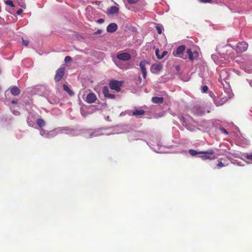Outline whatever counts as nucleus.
<instances>
[{"label": "nucleus", "instance_id": "f257e3e1", "mask_svg": "<svg viewBox=\"0 0 252 252\" xmlns=\"http://www.w3.org/2000/svg\"><path fill=\"white\" fill-rule=\"evenodd\" d=\"M200 154H203L200 157L202 160H213L216 159L217 157L214 155L215 152L213 150H209L207 151H201Z\"/></svg>", "mask_w": 252, "mask_h": 252}, {"label": "nucleus", "instance_id": "f03ea898", "mask_svg": "<svg viewBox=\"0 0 252 252\" xmlns=\"http://www.w3.org/2000/svg\"><path fill=\"white\" fill-rule=\"evenodd\" d=\"M123 81L112 80L109 82V86L111 90L119 92L121 91V87L123 85Z\"/></svg>", "mask_w": 252, "mask_h": 252}, {"label": "nucleus", "instance_id": "7ed1b4c3", "mask_svg": "<svg viewBox=\"0 0 252 252\" xmlns=\"http://www.w3.org/2000/svg\"><path fill=\"white\" fill-rule=\"evenodd\" d=\"M186 46L185 45H181L179 46L176 50L173 51V54L175 57H179L184 59H187V56L184 57V52L185 50Z\"/></svg>", "mask_w": 252, "mask_h": 252}, {"label": "nucleus", "instance_id": "20e7f679", "mask_svg": "<svg viewBox=\"0 0 252 252\" xmlns=\"http://www.w3.org/2000/svg\"><path fill=\"white\" fill-rule=\"evenodd\" d=\"M65 68L60 67L56 72L54 79L55 81L58 82L60 81L63 77L64 74Z\"/></svg>", "mask_w": 252, "mask_h": 252}, {"label": "nucleus", "instance_id": "39448f33", "mask_svg": "<svg viewBox=\"0 0 252 252\" xmlns=\"http://www.w3.org/2000/svg\"><path fill=\"white\" fill-rule=\"evenodd\" d=\"M149 64L150 63L146 60H143L140 62L139 66L140 67L143 77L144 79H145L147 76V70L146 68V65L147 64Z\"/></svg>", "mask_w": 252, "mask_h": 252}, {"label": "nucleus", "instance_id": "423d86ee", "mask_svg": "<svg viewBox=\"0 0 252 252\" xmlns=\"http://www.w3.org/2000/svg\"><path fill=\"white\" fill-rule=\"evenodd\" d=\"M117 58L121 61H127L130 60L131 55L128 53L123 52L118 54L117 55Z\"/></svg>", "mask_w": 252, "mask_h": 252}, {"label": "nucleus", "instance_id": "0eeeda50", "mask_svg": "<svg viewBox=\"0 0 252 252\" xmlns=\"http://www.w3.org/2000/svg\"><path fill=\"white\" fill-rule=\"evenodd\" d=\"M248 48V44L246 42H240L237 44V51L243 52L246 51Z\"/></svg>", "mask_w": 252, "mask_h": 252}, {"label": "nucleus", "instance_id": "6e6552de", "mask_svg": "<svg viewBox=\"0 0 252 252\" xmlns=\"http://www.w3.org/2000/svg\"><path fill=\"white\" fill-rule=\"evenodd\" d=\"M187 53L189 56V60L192 61L194 59H196L198 57V54L197 52L194 51L192 52L190 49H188L187 50Z\"/></svg>", "mask_w": 252, "mask_h": 252}, {"label": "nucleus", "instance_id": "1a4fd4ad", "mask_svg": "<svg viewBox=\"0 0 252 252\" xmlns=\"http://www.w3.org/2000/svg\"><path fill=\"white\" fill-rule=\"evenodd\" d=\"M162 68V65L160 63L154 64L151 66L150 70L153 73H158L161 70Z\"/></svg>", "mask_w": 252, "mask_h": 252}, {"label": "nucleus", "instance_id": "9d476101", "mask_svg": "<svg viewBox=\"0 0 252 252\" xmlns=\"http://www.w3.org/2000/svg\"><path fill=\"white\" fill-rule=\"evenodd\" d=\"M96 99V96L95 94L93 93H90L87 95L85 101L88 103H92L94 102Z\"/></svg>", "mask_w": 252, "mask_h": 252}, {"label": "nucleus", "instance_id": "9b49d317", "mask_svg": "<svg viewBox=\"0 0 252 252\" xmlns=\"http://www.w3.org/2000/svg\"><path fill=\"white\" fill-rule=\"evenodd\" d=\"M118 29L117 25L115 23H111L108 25L107 27V31L108 32H115Z\"/></svg>", "mask_w": 252, "mask_h": 252}, {"label": "nucleus", "instance_id": "f8f14e48", "mask_svg": "<svg viewBox=\"0 0 252 252\" xmlns=\"http://www.w3.org/2000/svg\"><path fill=\"white\" fill-rule=\"evenodd\" d=\"M119 12V8L115 6H111L107 10V13L108 14H115Z\"/></svg>", "mask_w": 252, "mask_h": 252}, {"label": "nucleus", "instance_id": "ddd939ff", "mask_svg": "<svg viewBox=\"0 0 252 252\" xmlns=\"http://www.w3.org/2000/svg\"><path fill=\"white\" fill-rule=\"evenodd\" d=\"M10 90L11 94L14 96L19 95L21 93L20 90L16 86L10 87Z\"/></svg>", "mask_w": 252, "mask_h": 252}, {"label": "nucleus", "instance_id": "4468645a", "mask_svg": "<svg viewBox=\"0 0 252 252\" xmlns=\"http://www.w3.org/2000/svg\"><path fill=\"white\" fill-rule=\"evenodd\" d=\"M152 101L154 103L161 104L163 102V98L162 97L154 96L152 97Z\"/></svg>", "mask_w": 252, "mask_h": 252}, {"label": "nucleus", "instance_id": "2eb2a0df", "mask_svg": "<svg viewBox=\"0 0 252 252\" xmlns=\"http://www.w3.org/2000/svg\"><path fill=\"white\" fill-rule=\"evenodd\" d=\"M145 113V111L141 110H136L132 113L133 116L142 115Z\"/></svg>", "mask_w": 252, "mask_h": 252}, {"label": "nucleus", "instance_id": "dca6fc26", "mask_svg": "<svg viewBox=\"0 0 252 252\" xmlns=\"http://www.w3.org/2000/svg\"><path fill=\"white\" fill-rule=\"evenodd\" d=\"M36 124L40 127H42L45 125V121L42 119H38L36 120Z\"/></svg>", "mask_w": 252, "mask_h": 252}, {"label": "nucleus", "instance_id": "f3484780", "mask_svg": "<svg viewBox=\"0 0 252 252\" xmlns=\"http://www.w3.org/2000/svg\"><path fill=\"white\" fill-rule=\"evenodd\" d=\"M63 89L65 91L67 92L69 95H72L74 94L73 92L70 89L67 85L64 84L63 85Z\"/></svg>", "mask_w": 252, "mask_h": 252}, {"label": "nucleus", "instance_id": "a211bd4d", "mask_svg": "<svg viewBox=\"0 0 252 252\" xmlns=\"http://www.w3.org/2000/svg\"><path fill=\"white\" fill-rule=\"evenodd\" d=\"M200 152H197L193 149H190L189 151V153L192 156H195L198 154H200Z\"/></svg>", "mask_w": 252, "mask_h": 252}, {"label": "nucleus", "instance_id": "6ab92c4d", "mask_svg": "<svg viewBox=\"0 0 252 252\" xmlns=\"http://www.w3.org/2000/svg\"><path fill=\"white\" fill-rule=\"evenodd\" d=\"M102 92L104 96L107 97V95L109 94L108 88L106 86L104 87L103 88Z\"/></svg>", "mask_w": 252, "mask_h": 252}, {"label": "nucleus", "instance_id": "aec40b11", "mask_svg": "<svg viewBox=\"0 0 252 252\" xmlns=\"http://www.w3.org/2000/svg\"><path fill=\"white\" fill-rule=\"evenodd\" d=\"M5 3L7 5L10 6L11 7H15V5L14 4L13 2L11 0H8L5 1Z\"/></svg>", "mask_w": 252, "mask_h": 252}, {"label": "nucleus", "instance_id": "412c9836", "mask_svg": "<svg viewBox=\"0 0 252 252\" xmlns=\"http://www.w3.org/2000/svg\"><path fill=\"white\" fill-rule=\"evenodd\" d=\"M54 136V135L52 134V131L47 132L46 135H45V137L47 138H50L53 137Z\"/></svg>", "mask_w": 252, "mask_h": 252}, {"label": "nucleus", "instance_id": "4be33fe9", "mask_svg": "<svg viewBox=\"0 0 252 252\" xmlns=\"http://www.w3.org/2000/svg\"><path fill=\"white\" fill-rule=\"evenodd\" d=\"M180 121L182 123V124L183 126H187V123H186V120H185V118L183 117H182L181 118H180Z\"/></svg>", "mask_w": 252, "mask_h": 252}, {"label": "nucleus", "instance_id": "5701e85b", "mask_svg": "<svg viewBox=\"0 0 252 252\" xmlns=\"http://www.w3.org/2000/svg\"><path fill=\"white\" fill-rule=\"evenodd\" d=\"M208 90V87L207 86H202L201 88V91L202 93H206Z\"/></svg>", "mask_w": 252, "mask_h": 252}, {"label": "nucleus", "instance_id": "b1692460", "mask_svg": "<svg viewBox=\"0 0 252 252\" xmlns=\"http://www.w3.org/2000/svg\"><path fill=\"white\" fill-rule=\"evenodd\" d=\"M159 49H157L155 51L156 55L158 59H160V55L159 54Z\"/></svg>", "mask_w": 252, "mask_h": 252}, {"label": "nucleus", "instance_id": "393cba45", "mask_svg": "<svg viewBox=\"0 0 252 252\" xmlns=\"http://www.w3.org/2000/svg\"><path fill=\"white\" fill-rule=\"evenodd\" d=\"M72 60V58L70 56H66L64 58V62L67 63L68 62H70Z\"/></svg>", "mask_w": 252, "mask_h": 252}, {"label": "nucleus", "instance_id": "a878e982", "mask_svg": "<svg viewBox=\"0 0 252 252\" xmlns=\"http://www.w3.org/2000/svg\"><path fill=\"white\" fill-rule=\"evenodd\" d=\"M156 29L158 34H161L162 33V28L161 27L158 26L156 27Z\"/></svg>", "mask_w": 252, "mask_h": 252}, {"label": "nucleus", "instance_id": "bb28decb", "mask_svg": "<svg viewBox=\"0 0 252 252\" xmlns=\"http://www.w3.org/2000/svg\"><path fill=\"white\" fill-rule=\"evenodd\" d=\"M47 133V132H46V131L43 129H41L40 131V135L42 136H43V137H45V135H46V134Z\"/></svg>", "mask_w": 252, "mask_h": 252}, {"label": "nucleus", "instance_id": "cd10ccee", "mask_svg": "<svg viewBox=\"0 0 252 252\" xmlns=\"http://www.w3.org/2000/svg\"><path fill=\"white\" fill-rule=\"evenodd\" d=\"M217 166L218 168H220L224 167V165L221 161H219Z\"/></svg>", "mask_w": 252, "mask_h": 252}, {"label": "nucleus", "instance_id": "c85d7f7f", "mask_svg": "<svg viewBox=\"0 0 252 252\" xmlns=\"http://www.w3.org/2000/svg\"><path fill=\"white\" fill-rule=\"evenodd\" d=\"M129 4H134L137 2L139 0H127Z\"/></svg>", "mask_w": 252, "mask_h": 252}, {"label": "nucleus", "instance_id": "c756f323", "mask_svg": "<svg viewBox=\"0 0 252 252\" xmlns=\"http://www.w3.org/2000/svg\"><path fill=\"white\" fill-rule=\"evenodd\" d=\"M108 97L109 98H111V99H114L115 98V94H109L107 95V97Z\"/></svg>", "mask_w": 252, "mask_h": 252}, {"label": "nucleus", "instance_id": "7c9ffc66", "mask_svg": "<svg viewBox=\"0 0 252 252\" xmlns=\"http://www.w3.org/2000/svg\"><path fill=\"white\" fill-rule=\"evenodd\" d=\"M23 44L27 46L29 45V42L27 40H24L23 38L22 39Z\"/></svg>", "mask_w": 252, "mask_h": 252}, {"label": "nucleus", "instance_id": "2f4dec72", "mask_svg": "<svg viewBox=\"0 0 252 252\" xmlns=\"http://www.w3.org/2000/svg\"><path fill=\"white\" fill-rule=\"evenodd\" d=\"M167 54V51H163L162 52V54L160 55V59H162Z\"/></svg>", "mask_w": 252, "mask_h": 252}, {"label": "nucleus", "instance_id": "473e14b6", "mask_svg": "<svg viewBox=\"0 0 252 252\" xmlns=\"http://www.w3.org/2000/svg\"><path fill=\"white\" fill-rule=\"evenodd\" d=\"M199 1L202 3H210L212 1L211 0H199Z\"/></svg>", "mask_w": 252, "mask_h": 252}, {"label": "nucleus", "instance_id": "72a5a7b5", "mask_svg": "<svg viewBox=\"0 0 252 252\" xmlns=\"http://www.w3.org/2000/svg\"><path fill=\"white\" fill-rule=\"evenodd\" d=\"M102 31L100 29H98L97 30V31L95 32L94 33V35H97V34H100L101 33Z\"/></svg>", "mask_w": 252, "mask_h": 252}, {"label": "nucleus", "instance_id": "f704fd0d", "mask_svg": "<svg viewBox=\"0 0 252 252\" xmlns=\"http://www.w3.org/2000/svg\"><path fill=\"white\" fill-rule=\"evenodd\" d=\"M220 130L222 133H223L225 134H228V132L227 131V130L223 127L221 128L220 129Z\"/></svg>", "mask_w": 252, "mask_h": 252}, {"label": "nucleus", "instance_id": "c9c22d12", "mask_svg": "<svg viewBox=\"0 0 252 252\" xmlns=\"http://www.w3.org/2000/svg\"><path fill=\"white\" fill-rule=\"evenodd\" d=\"M246 158L249 160H252V153L251 154L247 155Z\"/></svg>", "mask_w": 252, "mask_h": 252}, {"label": "nucleus", "instance_id": "e433bc0d", "mask_svg": "<svg viewBox=\"0 0 252 252\" xmlns=\"http://www.w3.org/2000/svg\"><path fill=\"white\" fill-rule=\"evenodd\" d=\"M104 21L103 19L100 18L97 20V22L100 24L103 23Z\"/></svg>", "mask_w": 252, "mask_h": 252}, {"label": "nucleus", "instance_id": "4c0bfd02", "mask_svg": "<svg viewBox=\"0 0 252 252\" xmlns=\"http://www.w3.org/2000/svg\"><path fill=\"white\" fill-rule=\"evenodd\" d=\"M22 11H23L22 9H19L17 11V14L20 15L22 12Z\"/></svg>", "mask_w": 252, "mask_h": 252}, {"label": "nucleus", "instance_id": "58836bf2", "mask_svg": "<svg viewBox=\"0 0 252 252\" xmlns=\"http://www.w3.org/2000/svg\"><path fill=\"white\" fill-rule=\"evenodd\" d=\"M17 101L16 100H12V101H11V102H12V103H13V104H16V103H17Z\"/></svg>", "mask_w": 252, "mask_h": 252}, {"label": "nucleus", "instance_id": "ea45409f", "mask_svg": "<svg viewBox=\"0 0 252 252\" xmlns=\"http://www.w3.org/2000/svg\"><path fill=\"white\" fill-rule=\"evenodd\" d=\"M94 133H91L90 134V137H92L94 136Z\"/></svg>", "mask_w": 252, "mask_h": 252}, {"label": "nucleus", "instance_id": "a19ab883", "mask_svg": "<svg viewBox=\"0 0 252 252\" xmlns=\"http://www.w3.org/2000/svg\"><path fill=\"white\" fill-rule=\"evenodd\" d=\"M139 80L140 81L141 80V78H140V77H139Z\"/></svg>", "mask_w": 252, "mask_h": 252}]
</instances>
